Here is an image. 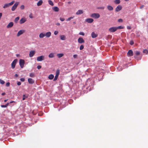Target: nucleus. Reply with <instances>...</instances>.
Masks as SVG:
<instances>
[{"label": "nucleus", "instance_id": "5", "mask_svg": "<svg viewBox=\"0 0 148 148\" xmlns=\"http://www.w3.org/2000/svg\"><path fill=\"white\" fill-rule=\"evenodd\" d=\"M17 61V59H15L12 62L11 64V67L12 69L15 68L16 64Z\"/></svg>", "mask_w": 148, "mask_h": 148}, {"label": "nucleus", "instance_id": "10", "mask_svg": "<svg viewBox=\"0 0 148 148\" xmlns=\"http://www.w3.org/2000/svg\"><path fill=\"white\" fill-rule=\"evenodd\" d=\"M127 55L128 56H131L133 55V53L132 50H130L127 53Z\"/></svg>", "mask_w": 148, "mask_h": 148}, {"label": "nucleus", "instance_id": "41", "mask_svg": "<svg viewBox=\"0 0 148 148\" xmlns=\"http://www.w3.org/2000/svg\"><path fill=\"white\" fill-rule=\"evenodd\" d=\"M123 21L122 19H119L118 20V22L119 23L122 22Z\"/></svg>", "mask_w": 148, "mask_h": 148}, {"label": "nucleus", "instance_id": "36", "mask_svg": "<svg viewBox=\"0 0 148 148\" xmlns=\"http://www.w3.org/2000/svg\"><path fill=\"white\" fill-rule=\"evenodd\" d=\"M84 48V46L83 45H81L80 47V50H82Z\"/></svg>", "mask_w": 148, "mask_h": 148}, {"label": "nucleus", "instance_id": "39", "mask_svg": "<svg viewBox=\"0 0 148 148\" xmlns=\"http://www.w3.org/2000/svg\"><path fill=\"white\" fill-rule=\"evenodd\" d=\"M134 44V41L132 40L130 41V44L132 45Z\"/></svg>", "mask_w": 148, "mask_h": 148}, {"label": "nucleus", "instance_id": "61", "mask_svg": "<svg viewBox=\"0 0 148 148\" xmlns=\"http://www.w3.org/2000/svg\"><path fill=\"white\" fill-rule=\"evenodd\" d=\"M14 101H11L10 102V103H14Z\"/></svg>", "mask_w": 148, "mask_h": 148}, {"label": "nucleus", "instance_id": "54", "mask_svg": "<svg viewBox=\"0 0 148 148\" xmlns=\"http://www.w3.org/2000/svg\"><path fill=\"white\" fill-rule=\"evenodd\" d=\"M18 20H19V19H15V22L16 23H17V21H18Z\"/></svg>", "mask_w": 148, "mask_h": 148}, {"label": "nucleus", "instance_id": "28", "mask_svg": "<svg viewBox=\"0 0 148 148\" xmlns=\"http://www.w3.org/2000/svg\"><path fill=\"white\" fill-rule=\"evenodd\" d=\"M64 56L63 53H58L57 54V56L58 58H60Z\"/></svg>", "mask_w": 148, "mask_h": 148}, {"label": "nucleus", "instance_id": "30", "mask_svg": "<svg viewBox=\"0 0 148 148\" xmlns=\"http://www.w3.org/2000/svg\"><path fill=\"white\" fill-rule=\"evenodd\" d=\"M120 0H115L114 1V3L116 4H119L120 3Z\"/></svg>", "mask_w": 148, "mask_h": 148}, {"label": "nucleus", "instance_id": "43", "mask_svg": "<svg viewBox=\"0 0 148 148\" xmlns=\"http://www.w3.org/2000/svg\"><path fill=\"white\" fill-rule=\"evenodd\" d=\"M20 8L21 9H23L24 8V5H21L20 7Z\"/></svg>", "mask_w": 148, "mask_h": 148}, {"label": "nucleus", "instance_id": "33", "mask_svg": "<svg viewBox=\"0 0 148 148\" xmlns=\"http://www.w3.org/2000/svg\"><path fill=\"white\" fill-rule=\"evenodd\" d=\"M29 76L31 77H35V75L33 73H31L29 74Z\"/></svg>", "mask_w": 148, "mask_h": 148}, {"label": "nucleus", "instance_id": "11", "mask_svg": "<svg viewBox=\"0 0 148 148\" xmlns=\"http://www.w3.org/2000/svg\"><path fill=\"white\" fill-rule=\"evenodd\" d=\"M78 42L80 43H82L84 42V40L81 37H79L78 39Z\"/></svg>", "mask_w": 148, "mask_h": 148}, {"label": "nucleus", "instance_id": "38", "mask_svg": "<svg viewBox=\"0 0 148 148\" xmlns=\"http://www.w3.org/2000/svg\"><path fill=\"white\" fill-rule=\"evenodd\" d=\"M105 7H98L97 8L98 9H101L102 10H103L104 9Z\"/></svg>", "mask_w": 148, "mask_h": 148}, {"label": "nucleus", "instance_id": "56", "mask_svg": "<svg viewBox=\"0 0 148 148\" xmlns=\"http://www.w3.org/2000/svg\"><path fill=\"white\" fill-rule=\"evenodd\" d=\"M15 77H18V75L17 74H15Z\"/></svg>", "mask_w": 148, "mask_h": 148}, {"label": "nucleus", "instance_id": "6", "mask_svg": "<svg viewBox=\"0 0 148 148\" xmlns=\"http://www.w3.org/2000/svg\"><path fill=\"white\" fill-rule=\"evenodd\" d=\"M19 4L18 2H16L13 5L12 8L11 10L12 11H14L17 8Z\"/></svg>", "mask_w": 148, "mask_h": 148}, {"label": "nucleus", "instance_id": "17", "mask_svg": "<svg viewBox=\"0 0 148 148\" xmlns=\"http://www.w3.org/2000/svg\"><path fill=\"white\" fill-rule=\"evenodd\" d=\"M60 38L62 40H64L66 39L65 36L64 35H60Z\"/></svg>", "mask_w": 148, "mask_h": 148}, {"label": "nucleus", "instance_id": "23", "mask_svg": "<svg viewBox=\"0 0 148 148\" xmlns=\"http://www.w3.org/2000/svg\"><path fill=\"white\" fill-rule=\"evenodd\" d=\"M54 76L53 74H50L48 76V78L49 79H52L54 78Z\"/></svg>", "mask_w": 148, "mask_h": 148}, {"label": "nucleus", "instance_id": "59", "mask_svg": "<svg viewBox=\"0 0 148 148\" xmlns=\"http://www.w3.org/2000/svg\"><path fill=\"white\" fill-rule=\"evenodd\" d=\"M1 95H5V93L4 92V93H3L1 94Z\"/></svg>", "mask_w": 148, "mask_h": 148}, {"label": "nucleus", "instance_id": "27", "mask_svg": "<svg viewBox=\"0 0 148 148\" xmlns=\"http://www.w3.org/2000/svg\"><path fill=\"white\" fill-rule=\"evenodd\" d=\"M26 20L25 19H21L20 21V23L22 24L24 23L26 21Z\"/></svg>", "mask_w": 148, "mask_h": 148}, {"label": "nucleus", "instance_id": "50", "mask_svg": "<svg viewBox=\"0 0 148 148\" xmlns=\"http://www.w3.org/2000/svg\"><path fill=\"white\" fill-rule=\"evenodd\" d=\"M21 83L20 82H18L17 83V84L18 86L20 85H21Z\"/></svg>", "mask_w": 148, "mask_h": 148}, {"label": "nucleus", "instance_id": "15", "mask_svg": "<svg viewBox=\"0 0 148 148\" xmlns=\"http://www.w3.org/2000/svg\"><path fill=\"white\" fill-rule=\"evenodd\" d=\"M135 53L136 56H134V57L135 58L137 59L138 60L139 59H138L137 56L139 55L140 54V52L139 51H136L135 52Z\"/></svg>", "mask_w": 148, "mask_h": 148}, {"label": "nucleus", "instance_id": "57", "mask_svg": "<svg viewBox=\"0 0 148 148\" xmlns=\"http://www.w3.org/2000/svg\"><path fill=\"white\" fill-rule=\"evenodd\" d=\"M2 16V13H0V18H1Z\"/></svg>", "mask_w": 148, "mask_h": 148}, {"label": "nucleus", "instance_id": "49", "mask_svg": "<svg viewBox=\"0 0 148 148\" xmlns=\"http://www.w3.org/2000/svg\"><path fill=\"white\" fill-rule=\"evenodd\" d=\"M1 107L2 108H6L7 107L6 106V105H1Z\"/></svg>", "mask_w": 148, "mask_h": 148}, {"label": "nucleus", "instance_id": "46", "mask_svg": "<svg viewBox=\"0 0 148 148\" xmlns=\"http://www.w3.org/2000/svg\"><path fill=\"white\" fill-rule=\"evenodd\" d=\"M58 33V32L57 31H55L54 32V34L55 35H57Z\"/></svg>", "mask_w": 148, "mask_h": 148}, {"label": "nucleus", "instance_id": "29", "mask_svg": "<svg viewBox=\"0 0 148 148\" xmlns=\"http://www.w3.org/2000/svg\"><path fill=\"white\" fill-rule=\"evenodd\" d=\"M48 3H49L51 6H53L54 5L52 1H51V0H48Z\"/></svg>", "mask_w": 148, "mask_h": 148}, {"label": "nucleus", "instance_id": "44", "mask_svg": "<svg viewBox=\"0 0 148 148\" xmlns=\"http://www.w3.org/2000/svg\"><path fill=\"white\" fill-rule=\"evenodd\" d=\"M10 83L9 82H7L6 83V86H10Z\"/></svg>", "mask_w": 148, "mask_h": 148}, {"label": "nucleus", "instance_id": "37", "mask_svg": "<svg viewBox=\"0 0 148 148\" xmlns=\"http://www.w3.org/2000/svg\"><path fill=\"white\" fill-rule=\"evenodd\" d=\"M58 75L57 76V75H56V76H55V78L53 80L56 81V80H57V79H58Z\"/></svg>", "mask_w": 148, "mask_h": 148}, {"label": "nucleus", "instance_id": "12", "mask_svg": "<svg viewBox=\"0 0 148 148\" xmlns=\"http://www.w3.org/2000/svg\"><path fill=\"white\" fill-rule=\"evenodd\" d=\"M122 6L121 5H118L116 8L115 11L118 12L121 10L122 9Z\"/></svg>", "mask_w": 148, "mask_h": 148}, {"label": "nucleus", "instance_id": "4", "mask_svg": "<svg viewBox=\"0 0 148 148\" xmlns=\"http://www.w3.org/2000/svg\"><path fill=\"white\" fill-rule=\"evenodd\" d=\"M25 64V61L23 59H20L19 60V65L21 68H23Z\"/></svg>", "mask_w": 148, "mask_h": 148}, {"label": "nucleus", "instance_id": "21", "mask_svg": "<svg viewBox=\"0 0 148 148\" xmlns=\"http://www.w3.org/2000/svg\"><path fill=\"white\" fill-rule=\"evenodd\" d=\"M93 21V19H86V21L88 23H91Z\"/></svg>", "mask_w": 148, "mask_h": 148}, {"label": "nucleus", "instance_id": "20", "mask_svg": "<svg viewBox=\"0 0 148 148\" xmlns=\"http://www.w3.org/2000/svg\"><path fill=\"white\" fill-rule=\"evenodd\" d=\"M43 3V1L40 0L38 1L37 3V5L38 6H39L41 5Z\"/></svg>", "mask_w": 148, "mask_h": 148}, {"label": "nucleus", "instance_id": "19", "mask_svg": "<svg viewBox=\"0 0 148 148\" xmlns=\"http://www.w3.org/2000/svg\"><path fill=\"white\" fill-rule=\"evenodd\" d=\"M45 36V34L43 33H41L39 35V37L40 38H42Z\"/></svg>", "mask_w": 148, "mask_h": 148}, {"label": "nucleus", "instance_id": "35", "mask_svg": "<svg viewBox=\"0 0 148 148\" xmlns=\"http://www.w3.org/2000/svg\"><path fill=\"white\" fill-rule=\"evenodd\" d=\"M5 82L3 80L1 79H0V83L1 84H3L5 83Z\"/></svg>", "mask_w": 148, "mask_h": 148}, {"label": "nucleus", "instance_id": "13", "mask_svg": "<svg viewBox=\"0 0 148 148\" xmlns=\"http://www.w3.org/2000/svg\"><path fill=\"white\" fill-rule=\"evenodd\" d=\"M28 81L29 83L30 84H33L34 83V81L31 78H28Z\"/></svg>", "mask_w": 148, "mask_h": 148}, {"label": "nucleus", "instance_id": "16", "mask_svg": "<svg viewBox=\"0 0 148 148\" xmlns=\"http://www.w3.org/2000/svg\"><path fill=\"white\" fill-rule=\"evenodd\" d=\"M51 35V33L50 32H49L46 33V34H45V36H46L47 37L49 38V37Z\"/></svg>", "mask_w": 148, "mask_h": 148}, {"label": "nucleus", "instance_id": "58", "mask_svg": "<svg viewBox=\"0 0 148 148\" xmlns=\"http://www.w3.org/2000/svg\"><path fill=\"white\" fill-rule=\"evenodd\" d=\"M9 103H8L6 104H5L6 106L7 107L9 105Z\"/></svg>", "mask_w": 148, "mask_h": 148}, {"label": "nucleus", "instance_id": "18", "mask_svg": "<svg viewBox=\"0 0 148 148\" xmlns=\"http://www.w3.org/2000/svg\"><path fill=\"white\" fill-rule=\"evenodd\" d=\"M83 13V11L82 10H79L77 11L76 13V14L77 15Z\"/></svg>", "mask_w": 148, "mask_h": 148}, {"label": "nucleus", "instance_id": "42", "mask_svg": "<svg viewBox=\"0 0 148 148\" xmlns=\"http://www.w3.org/2000/svg\"><path fill=\"white\" fill-rule=\"evenodd\" d=\"M27 97L25 96V95H23V98L22 100H24L25 99V98H26Z\"/></svg>", "mask_w": 148, "mask_h": 148}, {"label": "nucleus", "instance_id": "34", "mask_svg": "<svg viewBox=\"0 0 148 148\" xmlns=\"http://www.w3.org/2000/svg\"><path fill=\"white\" fill-rule=\"evenodd\" d=\"M143 52L144 53L147 54L148 53V51L146 49H144L143 51Z\"/></svg>", "mask_w": 148, "mask_h": 148}, {"label": "nucleus", "instance_id": "22", "mask_svg": "<svg viewBox=\"0 0 148 148\" xmlns=\"http://www.w3.org/2000/svg\"><path fill=\"white\" fill-rule=\"evenodd\" d=\"M53 10L55 12H58L59 11V8L57 7H55L53 8Z\"/></svg>", "mask_w": 148, "mask_h": 148}, {"label": "nucleus", "instance_id": "9", "mask_svg": "<svg viewBox=\"0 0 148 148\" xmlns=\"http://www.w3.org/2000/svg\"><path fill=\"white\" fill-rule=\"evenodd\" d=\"M35 53V51L34 50H32L29 52V56L30 58L32 57Z\"/></svg>", "mask_w": 148, "mask_h": 148}, {"label": "nucleus", "instance_id": "8", "mask_svg": "<svg viewBox=\"0 0 148 148\" xmlns=\"http://www.w3.org/2000/svg\"><path fill=\"white\" fill-rule=\"evenodd\" d=\"M117 29L116 27H112L109 29V31L111 32H113L116 31Z\"/></svg>", "mask_w": 148, "mask_h": 148}, {"label": "nucleus", "instance_id": "48", "mask_svg": "<svg viewBox=\"0 0 148 148\" xmlns=\"http://www.w3.org/2000/svg\"><path fill=\"white\" fill-rule=\"evenodd\" d=\"M73 57L74 58H75L77 57V54H74L73 56Z\"/></svg>", "mask_w": 148, "mask_h": 148}, {"label": "nucleus", "instance_id": "25", "mask_svg": "<svg viewBox=\"0 0 148 148\" xmlns=\"http://www.w3.org/2000/svg\"><path fill=\"white\" fill-rule=\"evenodd\" d=\"M108 9L110 11L112 10H113V7L110 5H108L107 6Z\"/></svg>", "mask_w": 148, "mask_h": 148}, {"label": "nucleus", "instance_id": "2", "mask_svg": "<svg viewBox=\"0 0 148 148\" xmlns=\"http://www.w3.org/2000/svg\"><path fill=\"white\" fill-rule=\"evenodd\" d=\"M90 17L94 18H98L100 17V15L98 13H94L90 15Z\"/></svg>", "mask_w": 148, "mask_h": 148}, {"label": "nucleus", "instance_id": "45", "mask_svg": "<svg viewBox=\"0 0 148 148\" xmlns=\"http://www.w3.org/2000/svg\"><path fill=\"white\" fill-rule=\"evenodd\" d=\"M29 17L30 18H33L32 14V13L30 14L29 15Z\"/></svg>", "mask_w": 148, "mask_h": 148}, {"label": "nucleus", "instance_id": "1", "mask_svg": "<svg viewBox=\"0 0 148 148\" xmlns=\"http://www.w3.org/2000/svg\"><path fill=\"white\" fill-rule=\"evenodd\" d=\"M14 1H13L10 3L4 4V5L3 6V8H7L9 7L10 6L12 5L14 3Z\"/></svg>", "mask_w": 148, "mask_h": 148}, {"label": "nucleus", "instance_id": "51", "mask_svg": "<svg viewBox=\"0 0 148 148\" xmlns=\"http://www.w3.org/2000/svg\"><path fill=\"white\" fill-rule=\"evenodd\" d=\"M37 68L38 69H40L41 68V66L40 65H38L37 66Z\"/></svg>", "mask_w": 148, "mask_h": 148}, {"label": "nucleus", "instance_id": "62", "mask_svg": "<svg viewBox=\"0 0 148 148\" xmlns=\"http://www.w3.org/2000/svg\"><path fill=\"white\" fill-rule=\"evenodd\" d=\"M70 19H66V21H70Z\"/></svg>", "mask_w": 148, "mask_h": 148}, {"label": "nucleus", "instance_id": "53", "mask_svg": "<svg viewBox=\"0 0 148 148\" xmlns=\"http://www.w3.org/2000/svg\"><path fill=\"white\" fill-rule=\"evenodd\" d=\"M144 7V5H142L140 7V9H142V8H143Z\"/></svg>", "mask_w": 148, "mask_h": 148}, {"label": "nucleus", "instance_id": "7", "mask_svg": "<svg viewBox=\"0 0 148 148\" xmlns=\"http://www.w3.org/2000/svg\"><path fill=\"white\" fill-rule=\"evenodd\" d=\"M44 60V56H41L38 57L37 58V60L38 61H41Z\"/></svg>", "mask_w": 148, "mask_h": 148}, {"label": "nucleus", "instance_id": "24", "mask_svg": "<svg viewBox=\"0 0 148 148\" xmlns=\"http://www.w3.org/2000/svg\"><path fill=\"white\" fill-rule=\"evenodd\" d=\"M91 36L92 38H95L97 37V35L94 32H93L91 34Z\"/></svg>", "mask_w": 148, "mask_h": 148}, {"label": "nucleus", "instance_id": "40", "mask_svg": "<svg viewBox=\"0 0 148 148\" xmlns=\"http://www.w3.org/2000/svg\"><path fill=\"white\" fill-rule=\"evenodd\" d=\"M79 34L80 35H82L83 36H84V33L82 32H80L79 33Z\"/></svg>", "mask_w": 148, "mask_h": 148}, {"label": "nucleus", "instance_id": "26", "mask_svg": "<svg viewBox=\"0 0 148 148\" xmlns=\"http://www.w3.org/2000/svg\"><path fill=\"white\" fill-rule=\"evenodd\" d=\"M49 58H52L54 57V54L53 53H51L49 54L48 56Z\"/></svg>", "mask_w": 148, "mask_h": 148}, {"label": "nucleus", "instance_id": "63", "mask_svg": "<svg viewBox=\"0 0 148 148\" xmlns=\"http://www.w3.org/2000/svg\"><path fill=\"white\" fill-rule=\"evenodd\" d=\"M7 100H8V99H5L4 100V101L5 102H6L7 101Z\"/></svg>", "mask_w": 148, "mask_h": 148}, {"label": "nucleus", "instance_id": "47", "mask_svg": "<svg viewBox=\"0 0 148 148\" xmlns=\"http://www.w3.org/2000/svg\"><path fill=\"white\" fill-rule=\"evenodd\" d=\"M25 79L24 78H21L20 79V80L22 82H23L25 81Z\"/></svg>", "mask_w": 148, "mask_h": 148}, {"label": "nucleus", "instance_id": "31", "mask_svg": "<svg viewBox=\"0 0 148 148\" xmlns=\"http://www.w3.org/2000/svg\"><path fill=\"white\" fill-rule=\"evenodd\" d=\"M117 30L118 29H123L124 27H123L122 26H119L117 27H116Z\"/></svg>", "mask_w": 148, "mask_h": 148}, {"label": "nucleus", "instance_id": "64", "mask_svg": "<svg viewBox=\"0 0 148 148\" xmlns=\"http://www.w3.org/2000/svg\"><path fill=\"white\" fill-rule=\"evenodd\" d=\"M15 18H19V16H17Z\"/></svg>", "mask_w": 148, "mask_h": 148}, {"label": "nucleus", "instance_id": "52", "mask_svg": "<svg viewBox=\"0 0 148 148\" xmlns=\"http://www.w3.org/2000/svg\"><path fill=\"white\" fill-rule=\"evenodd\" d=\"M127 28L128 29H131V27L130 26H128L127 27Z\"/></svg>", "mask_w": 148, "mask_h": 148}, {"label": "nucleus", "instance_id": "14", "mask_svg": "<svg viewBox=\"0 0 148 148\" xmlns=\"http://www.w3.org/2000/svg\"><path fill=\"white\" fill-rule=\"evenodd\" d=\"M14 23L13 22H11L7 26V28H10L13 25Z\"/></svg>", "mask_w": 148, "mask_h": 148}, {"label": "nucleus", "instance_id": "32", "mask_svg": "<svg viewBox=\"0 0 148 148\" xmlns=\"http://www.w3.org/2000/svg\"><path fill=\"white\" fill-rule=\"evenodd\" d=\"M60 73V71L59 69H58L56 70V75L58 76Z\"/></svg>", "mask_w": 148, "mask_h": 148}, {"label": "nucleus", "instance_id": "60", "mask_svg": "<svg viewBox=\"0 0 148 148\" xmlns=\"http://www.w3.org/2000/svg\"><path fill=\"white\" fill-rule=\"evenodd\" d=\"M60 20L62 21H64V19H60Z\"/></svg>", "mask_w": 148, "mask_h": 148}, {"label": "nucleus", "instance_id": "3", "mask_svg": "<svg viewBox=\"0 0 148 148\" xmlns=\"http://www.w3.org/2000/svg\"><path fill=\"white\" fill-rule=\"evenodd\" d=\"M25 30L24 29H22L19 30L17 33L16 36L17 37L21 35L25 32Z\"/></svg>", "mask_w": 148, "mask_h": 148}, {"label": "nucleus", "instance_id": "55", "mask_svg": "<svg viewBox=\"0 0 148 148\" xmlns=\"http://www.w3.org/2000/svg\"><path fill=\"white\" fill-rule=\"evenodd\" d=\"M56 25H57L59 26L60 25V24L59 23H56Z\"/></svg>", "mask_w": 148, "mask_h": 148}]
</instances>
